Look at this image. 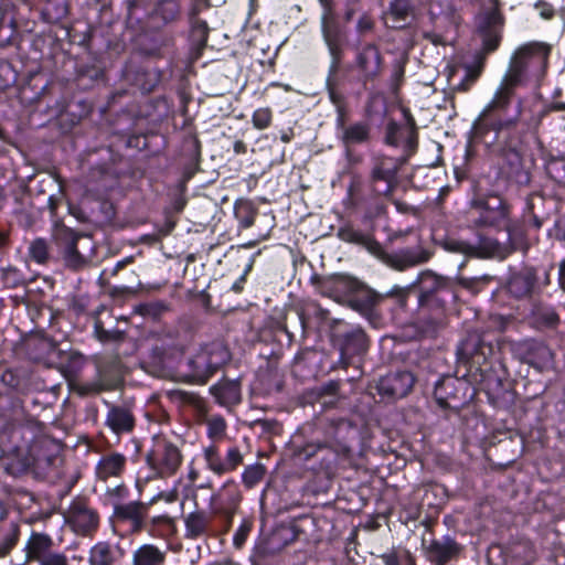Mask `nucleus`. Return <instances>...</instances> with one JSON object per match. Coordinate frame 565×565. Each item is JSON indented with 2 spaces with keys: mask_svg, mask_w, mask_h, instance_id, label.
Segmentation results:
<instances>
[{
  "mask_svg": "<svg viewBox=\"0 0 565 565\" xmlns=\"http://www.w3.org/2000/svg\"><path fill=\"white\" fill-rule=\"evenodd\" d=\"M408 0H394L391 3L388 15L393 18L395 22L405 20L409 12Z\"/></svg>",
  "mask_w": 565,
  "mask_h": 565,
  "instance_id": "37998d69",
  "label": "nucleus"
},
{
  "mask_svg": "<svg viewBox=\"0 0 565 565\" xmlns=\"http://www.w3.org/2000/svg\"><path fill=\"white\" fill-rule=\"evenodd\" d=\"M39 565H70V563L65 554L51 552L41 562H39Z\"/></svg>",
  "mask_w": 565,
  "mask_h": 565,
  "instance_id": "09e8293b",
  "label": "nucleus"
},
{
  "mask_svg": "<svg viewBox=\"0 0 565 565\" xmlns=\"http://www.w3.org/2000/svg\"><path fill=\"white\" fill-rule=\"evenodd\" d=\"M356 67L365 81L373 79L381 72L382 58L377 46L366 44L356 54Z\"/></svg>",
  "mask_w": 565,
  "mask_h": 565,
  "instance_id": "2eb2a0df",
  "label": "nucleus"
},
{
  "mask_svg": "<svg viewBox=\"0 0 565 565\" xmlns=\"http://www.w3.org/2000/svg\"><path fill=\"white\" fill-rule=\"evenodd\" d=\"M478 74H469L465 82L458 85L459 90H468L470 85L476 81Z\"/></svg>",
  "mask_w": 565,
  "mask_h": 565,
  "instance_id": "4d7b16f0",
  "label": "nucleus"
},
{
  "mask_svg": "<svg viewBox=\"0 0 565 565\" xmlns=\"http://www.w3.org/2000/svg\"><path fill=\"white\" fill-rule=\"evenodd\" d=\"M145 519L146 518H140L130 522L134 532H139L146 527L148 529L149 524H146Z\"/></svg>",
  "mask_w": 565,
  "mask_h": 565,
  "instance_id": "13d9d810",
  "label": "nucleus"
},
{
  "mask_svg": "<svg viewBox=\"0 0 565 565\" xmlns=\"http://www.w3.org/2000/svg\"><path fill=\"white\" fill-rule=\"evenodd\" d=\"M537 9H540V15L544 19H552L554 17V9L545 3L537 4Z\"/></svg>",
  "mask_w": 565,
  "mask_h": 565,
  "instance_id": "603ef678",
  "label": "nucleus"
},
{
  "mask_svg": "<svg viewBox=\"0 0 565 565\" xmlns=\"http://www.w3.org/2000/svg\"><path fill=\"white\" fill-rule=\"evenodd\" d=\"M241 499V492L233 480L225 482L223 488L212 497L215 511L226 518L233 516Z\"/></svg>",
  "mask_w": 565,
  "mask_h": 565,
  "instance_id": "4468645a",
  "label": "nucleus"
},
{
  "mask_svg": "<svg viewBox=\"0 0 565 565\" xmlns=\"http://www.w3.org/2000/svg\"><path fill=\"white\" fill-rule=\"evenodd\" d=\"M406 157L376 154L372 159L371 180L375 191L381 195H391L397 184V173L406 163Z\"/></svg>",
  "mask_w": 565,
  "mask_h": 565,
  "instance_id": "20e7f679",
  "label": "nucleus"
},
{
  "mask_svg": "<svg viewBox=\"0 0 565 565\" xmlns=\"http://www.w3.org/2000/svg\"><path fill=\"white\" fill-rule=\"evenodd\" d=\"M558 282L563 290H565V259L561 262L558 268Z\"/></svg>",
  "mask_w": 565,
  "mask_h": 565,
  "instance_id": "bf43d9fd",
  "label": "nucleus"
},
{
  "mask_svg": "<svg viewBox=\"0 0 565 565\" xmlns=\"http://www.w3.org/2000/svg\"><path fill=\"white\" fill-rule=\"evenodd\" d=\"M340 350V362L343 367H348L352 356L361 355L367 350V339L364 331L356 328L345 333Z\"/></svg>",
  "mask_w": 565,
  "mask_h": 565,
  "instance_id": "dca6fc26",
  "label": "nucleus"
},
{
  "mask_svg": "<svg viewBox=\"0 0 565 565\" xmlns=\"http://www.w3.org/2000/svg\"><path fill=\"white\" fill-rule=\"evenodd\" d=\"M385 565H399V559L395 553H386L381 556Z\"/></svg>",
  "mask_w": 565,
  "mask_h": 565,
  "instance_id": "864d4df0",
  "label": "nucleus"
},
{
  "mask_svg": "<svg viewBox=\"0 0 565 565\" xmlns=\"http://www.w3.org/2000/svg\"><path fill=\"white\" fill-rule=\"evenodd\" d=\"M149 504L150 503L138 501L129 502L118 507L116 513L119 519L131 522L140 518H146Z\"/></svg>",
  "mask_w": 565,
  "mask_h": 565,
  "instance_id": "c85d7f7f",
  "label": "nucleus"
},
{
  "mask_svg": "<svg viewBox=\"0 0 565 565\" xmlns=\"http://www.w3.org/2000/svg\"><path fill=\"white\" fill-rule=\"evenodd\" d=\"M186 536L195 539L202 535L209 524V519L203 512H192L185 516Z\"/></svg>",
  "mask_w": 565,
  "mask_h": 565,
  "instance_id": "7c9ffc66",
  "label": "nucleus"
},
{
  "mask_svg": "<svg viewBox=\"0 0 565 565\" xmlns=\"http://www.w3.org/2000/svg\"><path fill=\"white\" fill-rule=\"evenodd\" d=\"M533 288V279L529 275L515 274L508 282L509 292L515 297H523L530 294Z\"/></svg>",
  "mask_w": 565,
  "mask_h": 565,
  "instance_id": "473e14b6",
  "label": "nucleus"
},
{
  "mask_svg": "<svg viewBox=\"0 0 565 565\" xmlns=\"http://www.w3.org/2000/svg\"><path fill=\"white\" fill-rule=\"evenodd\" d=\"M341 241L363 246L370 254L377 258H383L384 250L379 242L372 236L354 230L351 226L341 227L338 232Z\"/></svg>",
  "mask_w": 565,
  "mask_h": 565,
  "instance_id": "a211bd4d",
  "label": "nucleus"
},
{
  "mask_svg": "<svg viewBox=\"0 0 565 565\" xmlns=\"http://www.w3.org/2000/svg\"><path fill=\"white\" fill-rule=\"evenodd\" d=\"M8 242V235L7 232L3 230H0V247L4 246Z\"/></svg>",
  "mask_w": 565,
  "mask_h": 565,
  "instance_id": "774afa93",
  "label": "nucleus"
},
{
  "mask_svg": "<svg viewBox=\"0 0 565 565\" xmlns=\"http://www.w3.org/2000/svg\"><path fill=\"white\" fill-rule=\"evenodd\" d=\"M459 3L460 0H449L448 3L441 8L440 13L448 18L452 23H458Z\"/></svg>",
  "mask_w": 565,
  "mask_h": 565,
  "instance_id": "de8ad7c7",
  "label": "nucleus"
},
{
  "mask_svg": "<svg viewBox=\"0 0 565 565\" xmlns=\"http://www.w3.org/2000/svg\"><path fill=\"white\" fill-rule=\"evenodd\" d=\"M478 31L482 36L483 51L493 52L500 43L502 17L499 11V0H487V4L477 17Z\"/></svg>",
  "mask_w": 565,
  "mask_h": 565,
  "instance_id": "423d86ee",
  "label": "nucleus"
},
{
  "mask_svg": "<svg viewBox=\"0 0 565 565\" xmlns=\"http://www.w3.org/2000/svg\"><path fill=\"white\" fill-rule=\"evenodd\" d=\"M0 279L3 288L7 289L15 288L22 282L20 271L12 266L2 267L0 269Z\"/></svg>",
  "mask_w": 565,
  "mask_h": 565,
  "instance_id": "a19ab883",
  "label": "nucleus"
},
{
  "mask_svg": "<svg viewBox=\"0 0 565 565\" xmlns=\"http://www.w3.org/2000/svg\"><path fill=\"white\" fill-rule=\"evenodd\" d=\"M416 284L420 291L419 300L422 303H425L428 302L434 292L446 289L449 281L447 278L437 276L430 270H425L418 275Z\"/></svg>",
  "mask_w": 565,
  "mask_h": 565,
  "instance_id": "5701e85b",
  "label": "nucleus"
},
{
  "mask_svg": "<svg viewBox=\"0 0 565 565\" xmlns=\"http://www.w3.org/2000/svg\"><path fill=\"white\" fill-rule=\"evenodd\" d=\"M2 381L8 383L11 386H15V384H17L15 380H14V376H13V373L10 372V371L3 373Z\"/></svg>",
  "mask_w": 565,
  "mask_h": 565,
  "instance_id": "680f3d73",
  "label": "nucleus"
},
{
  "mask_svg": "<svg viewBox=\"0 0 565 565\" xmlns=\"http://www.w3.org/2000/svg\"><path fill=\"white\" fill-rule=\"evenodd\" d=\"M370 130L365 124H354L343 129L342 140L347 146L365 142Z\"/></svg>",
  "mask_w": 565,
  "mask_h": 565,
  "instance_id": "2f4dec72",
  "label": "nucleus"
},
{
  "mask_svg": "<svg viewBox=\"0 0 565 565\" xmlns=\"http://www.w3.org/2000/svg\"><path fill=\"white\" fill-rule=\"evenodd\" d=\"M455 382L456 380L452 377H444L436 383L434 396L439 406L447 407L449 405L450 393L448 390L454 387Z\"/></svg>",
  "mask_w": 565,
  "mask_h": 565,
  "instance_id": "c9c22d12",
  "label": "nucleus"
},
{
  "mask_svg": "<svg viewBox=\"0 0 565 565\" xmlns=\"http://www.w3.org/2000/svg\"><path fill=\"white\" fill-rule=\"evenodd\" d=\"M323 7L321 30L326 43L342 41V32L335 20L330 0H320Z\"/></svg>",
  "mask_w": 565,
  "mask_h": 565,
  "instance_id": "b1692460",
  "label": "nucleus"
},
{
  "mask_svg": "<svg viewBox=\"0 0 565 565\" xmlns=\"http://www.w3.org/2000/svg\"><path fill=\"white\" fill-rule=\"evenodd\" d=\"M162 6L166 7L172 15L178 11L177 3L174 1H167Z\"/></svg>",
  "mask_w": 565,
  "mask_h": 565,
  "instance_id": "338daca9",
  "label": "nucleus"
},
{
  "mask_svg": "<svg viewBox=\"0 0 565 565\" xmlns=\"http://www.w3.org/2000/svg\"><path fill=\"white\" fill-rule=\"evenodd\" d=\"M234 151L236 153H245L246 152V145L242 140H237L234 143Z\"/></svg>",
  "mask_w": 565,
  "mask_h": 565,
  "instance_id": "0e129e2a",
  "label": "nucleus"
},
{
  "mask_svg": "<svg viewBox=\"0 0 565 565\" xmlns=\"http://www.w3.org/2000/svg\"><path fill=\"white\" fill-rule=\"evenodd\" d=\"M331 55V72L335 73L340 66L343 57V44L342 41L326 43Z\"/></svg>",
  "mask_w": 565,
  "mask_h": 565,
  "instance_id": "a18cd8bd",
  "label": "nucleus"
},
{
  "mask_svg": "<svg viewBox=\"0 0 565 565\" xmlns=\"http://www.w3.org/2000/svg\"><path fill=\"white\" fill-rule=\"evenodd\" d=\"M174 531V521L168 514L157 515L150 519L148 532L152 536L163 537L172 534Z\"/></svg>",
  "mask_w": 565,
  "mask_h": 565,
  "instance_id": "c756f323",
  "label": "nucleus"
},
{
  "mask_svg": "<svg viewBox=\"0 0 565 565\" xmlns=\"http://www.w3.org/2000/svg\"><path fill=\"white\" fill-rule=\"evenodd\" d=\"M182 353H183V348L182 347H175V348H173L169 352H166V350H163V354L166 356L164 359L174 358L177 355H181Z\"/></svg>",
  "mask_w": 565,
  "mask_h": 565,
  "instance_id": "052dcab7",
  "label": "nucleus"
},
{
  "mask_svg": "<svg viewBox=\"0 0 565 565\" xmlns=\"http://www.w3.org/2000/svg\"><path fill=\"white\" fill-rule=\"evenodd\" d=\"M318 452H324L326 455L322 457L323 468L330 470L337 462L340 450H335L326 444L320 443H308L303 446L297 447L296 455L300 459L309 460Z\"/></svg>",
  "mask_w": 565,
  "mask_h": 565,
  "instance_id": "6ab92c4d",
  "label": "nucleus"
},
{
  "mask_svg": "<svg viewBox=\"0 0 565 565\" xmlns=\"http://www.w3.org/2000/svg\"><path fill=\"white\" fill-rule=\"evenodd\" d=\"M68 522L76 533L86 535L97 529L99 518L86 503L75 501L68 511Z\"/></svg>",
  "mask_w": 565,
  "mask_h": 565,
  "instance_id": "ddd939ff",
  "label": "nucleus"
},
{
  "mask_svg": "<svg viewBox=\"0 0 565 565\" xmlns=\"http://www.w3.org/2000/svg\"><path fill=\"white\" fill-rule=\"evenodd\" d=\"M150 468L161 478L173 476L182 462L179 448L170 443H162L147 456Z\"/></svg>",
  "mask_w": 565,
  "mask_h": 565,
  "instance_id": "0eeeda50",
  "label": "nucleus"
},
{
  "mask_svg": "<svg viewBox=\"0 0 565 565\" xmlns=\"http://www.w3.org/2000/svg\"><path fill=\"white\" fill-rule=\"evenodd\" d=\"M431 253L427 249L407 250L398 259L397 268L403 270L407 267H413L430 259Z\"/></svg>",
  "mask_w": 565,
  "mask_h": 565,
  "instance_id": "72a5a7b5",
  "label": "nucleus"
},
{
  "mask_svg": "<svg viewBox=\"0 0 565 565\" xmlns=\"http://www.w3.org/2000/svg\"><path fill=\"white\" fill-rule=\"evenodd\" d=\"M166 552L153 544H142L132 553V565H162Z\"/></svg>",
  "mask_w": 565,
  "mask_h": 565,
  "instance_id": "393cba45",
  "label": "nucleus"
},
{
  "mask_svg": "<svg viewBox=\"0 0 565 565\" xmlns=\"http://www.w3.org/2000/svg\"><path fill=\"white\" fill-rule=\"evenodd\" d=\"M44 13L50 21H58L66 17L67 6L65 0H49Z\"/></svg>",
  "mask_w": 565,
  "mask_h": 565,
  "instance_id": "ea45409f",
  "label": "nucleus"
},
{
  "mask_svg": "<svg viewBox=\"0 0 565 565\" xmlns=\"http://www.w3.org/2000/svg\"><path fill=\"white\" fill-rule=\"evenodd\" d=\"M479 280V278H459V284L462 285L466 288H470L472 286V282Z\"/></svg>",
  "mask_w": 565,
  "mask_h": 565,
  "instance_id": "69168bd1",
  "label": "nucleus"
},
{
  "mask_svg": "<svg viewBox=\"0 0 565 565\" xmlns=\"http://www.w3.org/2000/svg\"><path fill=\"white\" fill-rule=\"evenodd\" d=\"M203 458L206 468L217 476L234 471L243 462V455L237 447L230 448L226 457L222 458L216 446L210 445L203 449Z\"/></svg>",
  "mask_w": 565,
  "mask_h": 565,
  "instance_id": "9d476101",
  "label": "nucleus"
},
{
  "mask_svg": "<svg viewBox=\"0 0 565 565\" xmlns=\"http://www.w3.org/2000/svg\"><path fill=\"white\" fill-rule=\"evenodd\" d=\"M115 555L111 546L106 542H98L89 552V565H113Z\"/></svg>",
  "mask_w": 565,
  "mask_h": 565,
  "instance_id": "bb28decb",
  "label": "nucleus"
},
{
  "mask_svg": "<svg viewBox=\"0 0 565 565\" xmlns=\"http://www.w3.org/2000/svg\"><path fill=\"white\" fill-rule=\"evenodd\" d=\"M264 476H265V468L262 465L256 463V465L247 466L244 469L243 475H242V480H243V483L247 488H253L262 481Z\"/></svg>",
  "mask_w": 565,
  "mask_h": 565,
  "instance_id": "58836bf2",
  "label": "nucleus"
},
{
  "mask_svg": "<svg viewBox=\"0 0 565 565\" xmlns=\"http://www.w3.org/2000/svg\"><path fill=\"white\" fill-rule=\"evenodd\" d=\"M423 547L426 558L434 565H446L457 559L462 551L461 545L450 536L428 542L424 540Z\"/></svg>",
  "mask_w": 565,
  "mask_h": 565,
  "instance_id": "1a4fd4ad",
  "label": "nucleus"
},
{
  "mask_svg": "<svg viewBox=\"0 0 565 565\" xmlns=\"http://www.w3.org/2000/svg\"><path fill=\"white\" fill-rule=\"evenodd\" d=\"M550 109L552 111H565V102H554L551 104Z\"/></svg>",
  "mask_w": 565,
  "mask_h": 565,
  "instance_id": "e2e57ef3",
  "label": "nucleus"
},
{
  "mask_svg": "<svg viewBox=\"0 0 565 565\" xmlns=\"http://www.w3.org/2000/svg\"><path fill=\"white\" fill-rule=\"evenodd\" d=\"M106 425L115 434L129 433L134 428L135 418L127 407L111 406L106 415Z\"/></svg>",
  "mask_w": 565,
  "mask_h": 565,
  "instance_id": "412c9836",
  "label": "nucleus"
},
{
  "mask_svg": "<svg viewBox=\"0 0 565 565\" xmlns=\"http://www.w3.org/2000/svg\"><path fill=\"white\" fill-rule=\"evenodd\" d=\"M57 239L62 248L64 263L68 268L75 270L83 268L90 260L93 242L89 236L63 228L58 232Z\"/></svg>",
  "mask_w": 565,
  "mask_h": 565,
  "instance_id": "7ed1b4c3",
  "label": "nucleus"
},
{
  "mask_svg": "<svg viewBox=\"0 0 565 565\" xmlns=\"http://www.w3.org/2000/svg\"><path fill=\"white\" fill-rule=\"evenodd\" d=\"M255 211H253L250 207H238L236 209V217L239 222L241 227L243 228H249L255 223Z\"/></svg>",
  "mask_w": 565,
  "mask_h": 565,
  "instance_id": "49530a36",
  "label": "nucleus"
},
{
  "mask_svg": "<svg viewBox=\"0 0 565 565\" xmlns=\"http://www.w3.org/2000/svg\"><path fill=\"white\" fill-rule=\"evenodd\" d=\"M373 26L374 22L372 21V19L367 15H362L358 21L356 30L361 35H364L371 32L373 30Z\"/></svg>",
  "mask_w": 565,
  "mask_h": 565,
  "instance_id": "8fccbe9b",
  "label": "nucleus"
},
{
  "mask_svg": "<svg viewBox=\"0 0 565 565\" xmlns=\"http://www.w3.org/2000/svg\"><path fill=\"white\" fill-rule=\"evenodd\" d=\"M414 382L415 380L411 372L401 371L381 377L377 390L383 396L402 398L411 392Z\"/></svg>",
  "mask_w": 565,
  "mask_h": 565,
  "instance_id": "f8f14e48",
  "label": "nucleus"
},
{
  "mask_svg": "<svg viewBox=\"0 0 565 565\" xmlns=\"http://www.w3.org/2000/svg\"><path fill=\"white\" fill-rule=\"evenodd\" d=\"M536 323L544 327H555L558 323V316L555 310L547 306H536L532 311Z\"/></svg>",
  "mask_w": 565,
  "mask_h": 565,
  "instance_id": "f704fd0d",
  "label": "nucleus"
},
{
  "mask_svg": "<svg viewBox=\"0 0 565 565\" xmlns=\"http://www.w3.org/2000/svg\"><path fill=\"white\" fill-rule=\"evenodd\" d=\"M471 212L478 214L473 221L478 226L505 227L508 225L509 206L499 195H488L471 203Z\"/></svg>",
  "mask_w": 565,
  "mask_h": 565,
  "instance_id": "39448f33",
  "label": "nucleus"
},
{
  "mask_svg": "<svg viewBox=\"0 0 565 565\" xmlns=\"http://www.w3.org/2000/svg\"><path fill=\"white\" fill-rule=\"evenodd\" d=\"M483 248L487 250V256H492L499 248V244L494 241H487L483 244Z\"/></svg>",
  "mask_w": 565,
  "mask_h": 565,
  "instance_id": "5fc2aeb1",
  "label": "nucleus"
},
{
  "mask_svg": "<svg viewBox=\"0 0 565 565\" xmlns=\"http://www.w3.org/2000/svg\"><path fill=\"white\" fill-rule=\"evenodd\" d=\"M341 241L363 246L370 254L377 258H383L384 250L379 242L372 236L354 230L351 226L341 227L338 232Z\"/></svg>",
  "mask_w": 565,
  "mask_h": 565,
  "instance_id": "f3484780",
  "label": "nucleus"
},
{
  "mask_svg": "<svg viewBox=\"0 0 565 565\" xmlns=\"http://www.w3.org/2000/svg\"><path fill=\"white\" fill-rule=\"evenodd\" d=\"M271 119L273 113L268 107L256 109L252 117L253 125L257 129H265L269 127Z\"/></svg>",
  "mask_w": 565,
  "mask_h": 565,
  "instance_id": "c03bdc74",
  "label": "nucleus"
},
{
  "mask_svg": "<svg viewBox=\"0 0 565 565\" xmlns=\"http://www.w3.org/2000/svg\"><path fill=\"white\" fill-rule=\"evenodd\" d=\"M29 256L38 264H45L49 259L47 243L43 238H36L29 245Z\"/></svg>",
  "mask_w": 565,
  "mask_h": 565,
  "instance_id": "e433bc0d",
  "label": "nucleus"
},
{
  "mask_svg": "<svg viewBox=\"0 0 565 565\" xmlns=\"http://www.w3.org/2000/svg\"><path fill=\"white\" fill-rule=\"evenodd\" d=\"M17 539H7L0 544V558L9 554L11 548L15 545Z\"/></svg>",
  "mask_w": 565,
  "mask_h": 565,
  "instance_id": "3c124183",
  "label": "nucleus"
},
{
  "mask_svg": "<svg viewBox=\"0 0 565 565\" xmlns=\"http://www.w3.org/2000/svg\"><path fill=\"white\" fill-rule=\"evenodd\" d=\"M211 391L221 404L239 402V387L234 382L216 384Z\"/></svg>",
  "mask_w": 565,
  "mask_h": 565,
  "instance_id": "cd10ccee",
  "label": "nucleus"
},
{
  "mask_svg": "<svg viewBox=\"0 0 565 565\" xmlns=\"http://www.w3.org/2000/svg\"><path fill=\"white\" fill-rule=\"evenodd\" d=\"M550 53V45L542 42L526 43L513 53L491 100L473 122L477 138L484 137L490 129L498 131L505 125L501 119L494 118V114L509 108L515 89L524 85L530 77H541L544 74ZM516 120H508L507 125L513 126Z\"/></svg>",
  "mask_w": 565,
  "mask_h": 565,
  "instance_id": "f257e3e1",
  "label": "nucleus"
},
{
  "mask_svg": "<svg viewBox=\"0 0 565 565\" xmlns=\"http://www.w3.org/2000/svg\"><path fill=\"white\" fill-rule=\"evenodd\" d=\"M525 356L524 360L539 371H543L552 363L553 353L548 347L537 341L524 342Z\"/></svg>",
  "mask_w": 565,
  "mask_h": 565,
  "instance_id": "aec40b11",
  "label": "nucleus"
},
{
  "mask_svg": "<svg viewBox=\"0 0 565 565\" xmlns=\"http://www.w3.org/2000/svg\"><path fill=\"white\" fill-rule=\"evenodd\" d=\"M386 143L391 146H404V156L408 159L417 149L418 134L415 120L407 116L405 125L390 121L386 126Z\"/></svg>",
  "mask_w": 565,
  "mask_h": 565,
  "instance_id": "6e6552de",
  "label": "nucleus"
},
{
  "mask_svg": "<svg viewBox=\"0 0 565 565\" xmlns=\"http://www.w3.org/2000/svg\"><path fill=\"white\" fill-rule=\"evenodd\" d=\"M493 348L486 343L478 333L469 334L461 341L457 354L460 361L481 366L492 354Z\"/></svg>",
  "mask_w": 565,
  "mask_h": 565,
  "instance_id": "9b49d317",
  "label": "nucleus"
},
{
  "mask_svg": "<svg viewBox=\"0 0 565 565\" xmlns=\"http://www.w3.org/2000/svg\"><path fill=\"white\" fill-rule=\"evenodd\" d=\"M228 360V350L222 342L216 341L201 348L188 364L191 376L199 383H205Z\"/></svg>",
  "mask_w": 565,
  "mask_h": 565,
  "instance_id": "f03ea898",
  "label": "nucleus"
},
{
  "mask_svg": "<svg viewBox=\"0 0 565 565\" xmlns=\"http://www.w3.org/2000/svg\"><path fill=\"white\" fill-rule=\"evenodd\" d=\"M53 540L44 533L33 532L25 544L26 561L41 562L51 553Z\"/></svg>",
  "mask_w": 565,
  "mask_h": 565,
  "instance_id": "4be33fe9",
  "label": "nucleus"
},
{
  "mask_svg": "<svg viewBox=\"0 0 565 565\" xmlns=\"http://www.w3.org/2000/svg\"><path fill=\"white\" fill-rule=\"evenodd\" d=\"M126 458L120 454H110L104 456L97 463L96 475L102 480L110 477H118L122 472Z\"/></svg>",
  "mask_w": 565,
  "mask_h": 565,
  "instance_id": "a878e982",
  "label": "nucleus"
},
{
  "mask_svg": "<svg viewBox=\"0 0 565 565\" xmlns=\"http://www.w3.org/2000/svg\"><path fill=\"white\" fill-rule=\"evenodd\" d=\"M207 427V436L211 439L218 440L223 438L226 430V423L222 416L212 415L205 420Z\"/></svg>",
  "mask_w": 565,
  "mask_h": 565,
  "instance_id": "4c0bfd02",
  "label": "nucleus"
},
{
  "mask_svg": "<svg viewBox=\"0 0 565 565\" xmlns=\"http://www.w3.org/2000/svg\"><path fill=\"white\" fill-rule=\"evenodd\" d=\"M446 250L465 255H478L477 247L463 241L448 238L443 243Z\"/></svg>",
  "mask_w": 565,
  "mask_h": 565,
  "instance_id": "79ce46f5",
  "label": "nucleus"
},
{
  "mask_svg": "<svg viewBox=\"0 0 565 565\" xmlns=\"http://www.w3.org/2000/svg\"><path fill=\"white\" fill-rule=\"evenodd\" d=\"M246 282V278H245V275H241L239 278H237L232 287H231V290H233L234 292L238 294L241 292L243 289H244V284Z\"/></svg>",
  "mask_w": 565,
  "mask_h": 565,
  "instance_id": "6e6d98bb",
  "label": "nucleus"
}]
</instances>
